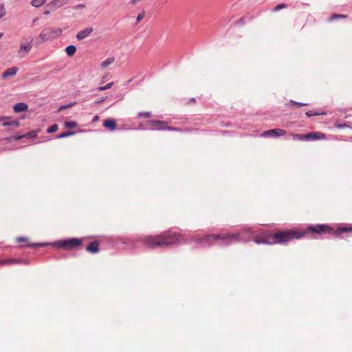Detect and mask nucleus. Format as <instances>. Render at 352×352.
Masks as SVG:
<instances>
[{"label":"nucleus","mask_w":352,"mask_h":352,"mask_svg":"<svg viewBox=\"0 0 352 352\" xmlns=\"http://www.w3.org/2000/svg\"><path fill=\"white\" fill-rule=\"evenodd\" d=\"M351 231H352V228L350 227H340L338 228L336 231H334L331 227L325 224L309 226L305 230H285L278 231L269 236V239L272 240V241H269V244H285L293 239H299L309 232L317 234L327 232L338 235L343 232H349Z\"/></svg>","instance_id":"f257e3e1"},{"label":"nucleus","mask_w":352,"mask_h":352,"mask_svg":"<svg viewBox=\"0 0 352 352\" xmlns=\"http://www.w3.org/2000/svg\"><path fill=\"white\" fill-rule=\"evenodd\" d=\"M180 234L171 230L164 231L160 234L146 236L143 241L147 247L155 249L163 248L177 243L180 240Z\"/></svg>","instance_id":"f03ea898"},{"label":"nucleus","mask_w":352,"mask_h":352,"mask_svg":"<svg viewBox=\"0 0 352 352\" xmlns=\"http://www.w3.org/2000/svg\"><path fill=\"white\" fill-rule=\"evenodd\" d=\"M239 238V234H210L206 235L203 237L196 238L195 241L197 243H205L208 245H211L214 241L217 240H223L226 241V243H229L230 241L234 240L236 241Z\"/></svg>","instance_id":"7ed1b4c3"},{"label":"nucleus","mask_w":352,"mask_h":352,"mask_svg":"<svg viewBox=\"0 0 352 352\" xmlns=\"http://www.w3.org/2000/svg\"><path fill=\"white\" fill-rule=\"evenodd\" d=\"M62 32V29L60 28H45L39 34L37 41L39 43H43L47 41L56 39L61 36Z\"/></svg>","instance_id":"20e7f679"},{"label":"nucleus","mask_w":352,"mask_h":352,"mask_svg":"<svg viewBox=\"0 0 352 352\" xmlns=\"http://www.w3.org/2000/svg\"><path fill=\"white\" fill-rule=\"evenodd\" d=\"M147 125L151 126L152 130H157V131H181L179 128L169 126L167 124V122L161 121V120H149L147 122Z\"/></svg>","instance_id":"39448f33"},{"label":"nucleus","mask_w":352,"mask_h":352,"mask_svg":"<svg viewBox=\"0 0 352 352\" xmlns=\"http://www.w3.org/2000/svg\"><path fill=\"white\" fill-rule=\"evenodd\" d=\"M82 239L78 238H72L67 240L58 241L57 243L58 247L64 248L65 250H72L74 248L78 247L82 244Z\"/></svg>","instance_id":"423d86ee"},{"label":"nucleus","mask_w":352,"mask_h":352,"mask_svg":"<svg viewBox=\"0 0 352 352\" xmlns=\"http://www.w3.org/2000/svg\"><path fill=\"white\" fill-rule=\"evenodd\" d=\"M286 131L281 129H274L264 131L262 134V137H279L286 134Z\"/></svg>","instance_id":"0eeeda50"},{"label":"nucleus","mask_w":352,"mask_h":352,"mask_svg":"<svg viewBox=\"0 0 352 352\" xmlns=\"http://www.w3.org/2000/svg\"><path fill=\"white\" fill-rule=\"evenodd\" d=\"M325 138V134L319 131L311 132L305 134V141H314L324 140Z\"/></svg>","instance_id":"6e6552de"},{"label":"nucleus","mask_w":352,"mask_h":352,"mask_svg":"<svg viewBox=\"0 0 352 352\" xmlns=\"http://www.w3.org/2000/svg\"><path fill=\"white\" fill-rule=\"evenodd\" d=\"M1 265H12V264H24L28 265L29 262L26 260H21L16 258L3 259L0 261Z\"/></svg>","instance_id":"1a4fd4ad"},{"label":"nucleus","mask_w":352,"mask_h":352,"mask_svg":"<svg viewBox=\"0 0 352 352\" xmlns=\"http://www.w3.org/2000/svg\"><path fill=\"white\" fill-rule=\"evenodd\" d=\"M19 71V68L16 67H12L7 69L1 75L3 80H6L8 78L14 77Z\"/></svg>","instance_id":"9d476101"},{"label":"nucleus","mask_w":352,"mask_h":352,"mask_svg":"<svg viewBox=\"0 0 352 352\" xmlns=\"http://www.w3.org/2000/svg\"><path fill=\"white\" fill-rule=\"evenodd\" d=\"M32 49L30 43L28 44H21L19 50L18 54L21 57H24Z\"/></svg>","instance_id":"9b49d317"},{"label":"nucleus","mask_w":352,"mask_h":352,"mask_svg":"<svg viewBox=\"0 0 352 352\" xmlns=\"http://www.w3.org/2000/svg\"><path fill=\"white\" fill-rule=\"evenodd\" d=\"M86 250L91 254L98 253L100 250L99 243L97 241L91 242L86 248Z\"/></svg>","instance_id":"f8f14e48"},{"label":"nucleus","mask_w":352,"mask_h":352,"mask_svg":"<svg viewBox=\"0 0 352 352\" xmlns=\"http://www.w3.org/2000/svg\"><path fill=\"white\" fill-rule=\"evenodd\" d=\"M93 28H85L81 31H80L77 35H76V38L78 40H82L84 39L85 38L87 37L92 32H93Z\"/></svg>","instance_id":"ddd939ff"},{"label":"nucleus","mask_w":352,"mask_h":352,"mask_svg":"<svg viewBox=\"0 0 352 352\" xmlns=\"http://www.w3.org/2000/svg\"><path fill=\"white\" fill-rule=\"evenodd\" d=\"M103 126L111 131H114L117 127V124L113 119H107L104 121Z\"/></svg>","instance_id":"4468645a"},{"label":"nucleus","mask_w":352,"mask_h":352,"mask_svg":"<svg viewBox=\"0 0 352 352\" xmlns=\"http://www.w3.org/2000/svg\"><path fill=\"white\" fill-rule=\"evenodd\" d=\"M28 104L24 102L17 103L13 107V110L15 113H20V112L25 111L28 110Z\"/></svg>","instance_id":"2eb2a0df"},{"label":"nucleus","mask_w":352,"mask_h":352,"mask_svg":"<svg viewBox=\"0 0 352 352\" xmlns=\"http://www.w3.org/2000/svg\"><path fill=\"white\" fill-rule=\"evenodd\" d=\"M68 2V0H53L50 5L55 8H60L63 5H65Z\"/></svg>","instance_id":"dca6fc26"},{"label":"nucleus","mask_w":352,"mask_h":352,"mask_svg":"<svg viewBox=\"0 0 352 352\" xmlns=\"http://www.w3.org/2000/svg\"><path fill=\"white\" fill-rule=\"evenodd\" d=\"M114 61V58L113 57H111V58H109L107 59H106L105 60L102 61L100 64V67L102 69H106L109 65H111V63H113Z\"/></svg>","instance_id":"f3484780"},{"label":"nucleus","mask_w":352,"mask_h":352,"mask_svg":"<svg viewBox=\"0 0 352 352\" xmlns=\"http://www.w3.org/2000/svg\"><path fill=\"white\" fill-rule=\"evenodd\" d=\"M76 51V48L74 45H69L66 47L65 52L69 56H72Z\"/></svg>","instance_id":"a211bd4d"},{"label":"nucleus","mask_w":352,"mask_h":352,"mask_svg":"<svg viewBox=\"0 0 352 352\" xmlns=\"http://www.w3.org/2000/svg\"><path fill=\"white\" fill-rule=\"evenodd\" d=\"M290 135L295 140H300V141L305 140V134H298V133H291Z\"/></svg>","instance_id":"6ab92c4d"},{"label":"nucleus","mask_w":352,"mask_h":352,"mask_svg":"<svg viewBox=\"0 0 352 352\" xmlns=\"http://www.w3.org/2000/svg\"><path fill=\"white\" fill-rule=\"evenodd\" d=\"M2 125L3 126H14V127L18 128L20 126V123L17 120H13V121H10V122H4L2 124Z\"/></svg>","instance_id":"aec40b11"},{"label":"nucleus","mask_w":352,"mask_h":352,"mask_svg":"<svg viewBox=\"0 0 352 352\" xmlns=\"http://www.w3.org/2000/svg\"><path fill=\"white\" fill-rule=\"evenodd\" d=\"M287 105V106H296L297 107H301L307 106V105H308V104L302 103V102H297L294 100H291Z\"/></svg>","instance_id":"412c9836"},{"label":"nucleus","mask_w":352,"mask_h":352,"mask_svg":"<svg viewBox=\"0 0 352 352\" xmlns=\"http://www.w3.org/2000/svg\"><path fill=\"white\" fill-rule=\"evenodd\" d=\"M347 17V15H345V14H333L330 18H329V21H333L336 19H346Z\"/></svg>","instance_id":"4be33fe9"},{"label":"nucleus","mask_w":352,"mask_h":352,"mask_svg":"<svg viewBox=\"0 0 352 352\" xmlns=\"http://www.w3.org/2000/svg\"><path fill=\"white\" fill-rule=\"evenodd\" d=\"M46 0H32V6L36 8H38L43 6L45 3Z\"/></svg>","instance_id":"5701e85b"},{"label":"nucleus","mask_w":352,"mask_h":352,"mask_svg":"<svg viewBox=\"0 0 352 352\" xmlns=\"http://www.w3.org/2000/svg\"><path fill=\"white\" fill-rule=\"evenodd\" d=\"M64 125L67 129H73L77 126V123L74 121H67L64 123Z\"/></svg>","instance_id":"b1692460"},{"label":"nucleus","mask_w":352,"mask_h":352,"mask_svg":"<svg viewBox=\"0 0 352 352\" xmlns=\"http://www.w3.org/2000/svg\"><path fill=\"white\" fill-rule=\"evenodd\" d=\"M58 129V124H54L52 125L50 127H49V128L47 129V133H52L56 132Z\"/></svg>","instance_id":"393cba45"},{"label":"nucleus","mask_w":352,"mask_h":352,"mask_svg":"<svg viewBox=\"0 0 352 352\" xmlns=\"http://www.w3.org/2000/svg\"><path fill=\"white\" fill-rule=\"evenodd\" d=\"M75 133V132H63L62 133H60L58 134L56 138L60 139V138H66V137H68V136H70L72 135H74Z\"/></svg>","instance_id":"a878e982"},{"label":"nucleus","mask_w":352,"mask_h":352,"mask_svg":"<svg viewBox=\"0 0 352 352\" xmlns=\"http://www.w3.org/2000/svg\"><path fill=\"white\" fill-rule=\"evenodd\" d=\"M113 82H109V83L107 84L105 86L98 87L97 90L100 91H104L106 89H110L113 86Z\"/></svg>","instance_id":"bb28decb"},{"label":"nucleus","mask_w":352,"mask_h":352,"mask_svg":"<svg viewBox=\"0 0 352 352\" xmlns=\"http://www.w3.org/2000/svg\"><path fill=\"white\" fill-rule=\"evenodd\" d=\"M37 136V133L35 131H30L25 135H23L24 138H35Z\"/></svg>","instance_id":"cd10ccee"},{"label":"nucleus","mask_w":352,"mask_h":352,"mask_svg":"<svg viewBox=\"0 0 352 352\" xmlns=\"http://www.w3.org/2000/svg\"><path fill=\"white\" fill-rule=\"evenodd\" d=\"M138 118L144 117V118H150L152 116V114L151 112H140L138 113Z\"/></svg>","instance_id":"c85d7f7f"},{"label":"nucleus","mask_w":352,"mask_h":352,"mask_svg":"<svg viewBox=\"0 0 352 352\" xmlns=\"http://www.w3.org/2000/svg\"><path fill=\"white\" fill-rule=\"evenodd\" d=\"M75 104H76V102H74L69 103V104H66V105H62V106H60V107H59V109H58V111H61L65 110V109H67V108L72 107H73Z\"/></svg>","instance_id":"c756f323"},{"label":"nucleus","mask_w":352,"mask_h":352,"mask_svg":"<svg viewBox=\"0 0 352 352\" xmlns=\"http://www.w3.org/2000/svg\"><path fill=\"white\" fill-rule=\"evenodd\" d=\"M287 7V6L286 4L280 3L274 7V11L277 12V11L280 10V9L285 8Z\"/></svg>","instance_id":"7c9ffc66"},{"label":"nucleus","mask_w":352,"mask_h":352,"mask_svg":"<svg viewBox=\"0 0 352 352\" xmlns=\"http://www.w3.org/2000/svg\"><path fill=\"white\" fill-rule=\"evenodd\" d=\"M6 14V8L3 5L0 6V19L3 17Z\"/></svg>","instance_id":"2f4dec72"},{"label":"nucleus","mask_w":352,"mask_h":352,"mask_svg":"<svg viewBox=\"0 0 352 352\" xmlns=\"http://www.w3.org/2000/svg\"><path fill=\"white\" fill-rule=\"evenodd\" d=\"M334 126L338 129H342L348 126L346 124H339L338 122L334 123Z\"/></svg>","instance_id":"473e14b6"},{"label":"nucleus","mask_w":352,"mask_h":352,"mask_svg":"<svg viewBox=\"0 0 352 352\" xmlns=\"http://www.w3.org/2000/svg\"><path fill=\"white\" fill-rule=\"evenodd\" d=\"M85 8V5L83 3H80V4H78V5H76L75 6H74L73 10H80V9H84Z\"/></svg>","instance_id":"72a5a7b5"},{"label":"nucleus","mask_w":352,"mask_h":352,"mask_svg":"<svg viewBox=\"0 0 352 352\" xmlns=\"http://www.w3.org/2000/svg\"><path fill=\"white\" fill-rule=\"evenodd\" d=\"M320 114H321L320 113H317L314 111H309L306 113V115L309 117L314 116H318V115H320Z\"/></svg>","instance_id":"f704fd0d"},{"label":"nucleus","mask_w":352,"mask_h":352,"mask_svg":"<svg viewBox=\"0 0 352 352\" xmlns=\"http://www.w3.org/2000/svg\"><path fill=\"white\" fill-rule=\"evenodd\" d=\"M254 241L257 244H259V243H267V244H269V242H267L266 240H264V239H255Z\"/></svg>","instance_id":"c9c22d12"},{"label":"nucleus","mask_w":352,"mask_h":352,"mask_svg":"<svg viewBox=\"0 0 352 352\" xmlns=\"http://www.w3.org/2000/svg\"><path fill=\"white\" fill-rule=\"evenodd\" d=\"M144 16V12H142L140 14H138V16H137V22H140L142 19L143 17Z\"/></svg>","instance_id":"e433bc0d"},{"label":"nucleus","mask_w":352,"mask_h":352,"mask_svg":"<svg viewBox=\"0 0 352 352\" xmlns=\"http://www.w3.org/2000/svg\"><path fill=\"white\" fill-rule=\"evenodd\" d=\"M43 245H45L44 243H32V244L28 245V246H29V247H41Z\"/></svg>","instance_id":"4c0bfd02"},{"label":"nucleus","mask_w":352,"mask_h":352,"mask_svg":"<svg viewBox=\"0 0 352 352\" xmlns=\"http://www.w3.org/2000/svg\"><path fill=\"white\" fill-rule=\"evenodd\" d=\"M28 239L25 238V237H19L17 238V241L18 242H26L28 241Z\"/></svg>","instance_id":"58836bf2"},{"label":"nucleus","mask_w":352,"mask_h":352,"mask_svg":"<svg viewBox=\"0 0 352 352\" xmlns=\"http://www.w3.org/2000/svg\"><path fill=\"white\" fill-rule=\"evenodd\" d=\"M24 137H23V135L13 136L12 138H13L15 140H18L22 139Z\"/></svg>","instance_id":"ea45409f"},{"label":"nucleus","mask_w":352,"mask_h":352,"mask_svg":"<svg viewBox=\"0 0 352 352\" xmlns=\"http://www.w3.org/2000/svg\"><path fill=\"white\" fill-rule=\"evenodd\" d=\"M105 100H106V98H103V99H99V100H97V101H96V103H100V102H102L104 101Z\"/></svg>","instance_id":"a19ab883"},{"label":"nucleus","mask_w":352,"mask_h":352,"mask_svg":"<svg viewBox=\"0 0 352 352\" xmlns=\"http://www.w3.org/2000/svg\"><path fill=\"white\" fill-rule=\"evenodd\" d=\"M98 120V116H96L94 117V121H96Z\"/></svg>","instance_id":"79ce46f5"},{"label":"nucleus","mask_w":352,"mask_h":352,"mask_svg":"<svg viewBox=\"0 0 352 352\" xmlns=\"http://www.w3.org/2000/svg\"><path fill=\"white\" fill-rule=\"evenodd\" d=\"M44 14H46V15H47V14H50V11H48V10H45V11L44 12Z\"/></svg>","instance_id":"37998d69"},{"label":"nucleus","mask_w":352,"mask_h":352,"mask_svg":"<svg viewBox=\"0 0 352 352\" xmlns=\"http://www.w3.org/2000/svg\"><path fill=\"white\" fill-rule=\"evenodd\" d=\"M190 101H191V102H194V103L195 102V100L194 98H192V99L190 100Z\"/></svg>","instance_id":"c03bdc74"},{"label":"nucleus","mask_w":352,"mask_h":352,"mask_svg":"<svg viewBox=\"0 0 352 352\" xmlns=\"http://www.w3.org/2000/svg\"><path fill=\"white\" fill-rule=\"evenodd\" d=\"M5 119H6V118H5V117H1V118H0V120H5Z\"/></svg>","instance_id":"a18cd8bd"},{"label":"nucleus","mask_w":352,"mask_h":352,"mask_svg":"<svg viewBox=\"0 0 352 352\" xmlns=\"http://www.w3.org/2000/svg\"><path fill=\"white\" fill-rule=\"evenodd\" d=\"M3 36V33L0 32V38Z\"/></svg>","instance_id":"49530a36"},{"label":"nucleus","mask_w":352,"mask_h":352,"mask_svg":"<svg viewBox=\"0 0 352 352\" xmlns=\"http://www.w3.org/2000/svg\"><path fill=\"white\" fill-rule=\"evenodd\" d=\"M34 22H37V19H34Z\"/></svg>","instance_id":"de8ad7c7"}]
</instances>
